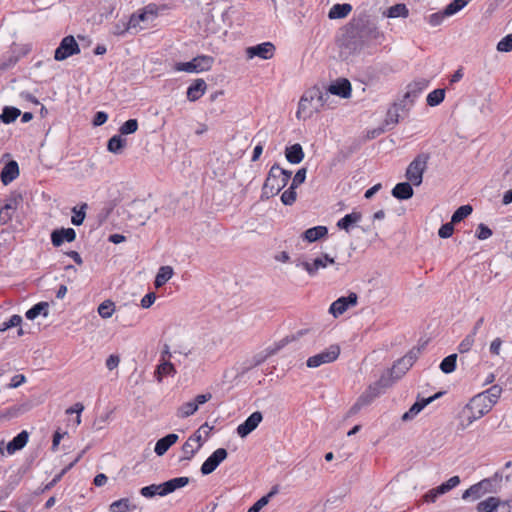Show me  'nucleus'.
<instances>
[{
	"label": "nucleus",
	"instance_id": "obj_1",
	"mask_svg": "<svg viewBox=\"0 0 512 512\" xmlns=\"http://www.w3.org/2000/svg\"><path fill=\"white\" fill-rule=\"evenodd\" d=\"M339 40L342 53L358 54L365 47L380 45L384 34L368 15L353 18L347 23Z\"/></svg>",
	"mask_w": 512,
	"mask_h": 512
},
{
	"label": "nucleus",
	"instance_id": "obj_2",
	"mask_svg": "<svg viewBox=\"0 0 512 512\" xmlns=\"http://www.w3.org/2000/svg\"><path fill=\"white\" fill-rule=\"evenodd\" d=\"M491 405L485 402V396L476 395L464 406L460 413L462 419L457 430H465L474 421L480 419L491 410Z\"/></svg>",
	"mask_w": 512,
	"mask_h": 512
},
{
	"label": "nucleus",
	"instance_id": "obj_3",
	"mask_svg": "<svg viewBox=\"0 0 512 512\" xmlns=\"http://www.w3.org/2000/svg\"><path fill=\"white\" fill-rule=\"evenodd\" d=\"M429 159V153H420L408 165L405 177L413 184V186L421 185L423 181V174L427 169Z\"/></svg>",
	"mask_w": 512,
	"mask_h": 512
},
{
	"label": "nucleus",
	"instance_id": "obj_4",
	"mask_svg": "<svg viewBox=\"0 0 512 512\" xmlns=\"http://www.w3.org/2000/svg\"><path fill=\"white\" fill-rule=\"evenodd\" d=\"M213 63L214 58L212 56L198 55L194 57L191 61L177 63L175 68L177 71L199 73L210 70Z\"/></svg>",
	"mask_w": 512,
	"mask_h": 512
},
{
	"label": "nucleus",
	"instance_id": "obj_5",
	"mask_svg": "<svg viewBox=\"0 0 512 512\" xmlns=\"http://www.w3.org/2000/svg\"><path fill=\"white\" fill-rule=\"evenodd\" d=\"M340 354V347L336 344L330 345L329 348L311 356L307 359L306 365L309 368H317L323 364L334 362Z\"/></svg>",
	"mask_w": 512,
	"mask_h": 512
},
{
	"label": "nucleus",
	"instance_id": "obj_6",
	"mask_svg": "<svg viewBox=\"0 0 512 512\" xmlns=\"http://www.w3.org/2000/svg\"><path fill=\"white\" fill-rule=\"evenodd\" d=\"M80 53V47L74 36L68 35L65 36L59 46L56 48L54 52V59L56 61H63L70 56L76 55Z\"/></svg>",
	"mask_w": 512,
	"mask_h": 512
},
{
	"label": "nucleus",
	"instance_id": "obj_7",
	"mask_svg": "<svg viewBox=\"0 0 512 512\" xmlns=\"http://www.w3.org/2000/svg\"><path fill=\"white\" fill-rule=\"evenodd\" d=\"M228 457L225 448L216 449L201 465L200 472L202 475H209Z\"/></svg>",
	"mask_w": 512,
	"mask_h": 512
},
{
	"label": "nucleus",
	"instance_id": "obj_8",
	"mask_svg": "<svg viewBox=\"0 0 512 512\" xmlns=\"http://www.w3.org/2000/svg\"><path fill=\"white\" fill-rule=\"evenodd\" d=\"M492 481L493 480L491 478H486L470 486L467 490L463 492L462 499L467 500L469 498H472L473 500H477L481 498L484 494L493 492Z\"/></svg>",
	"mask_w": 512,
	"mask_h": 512
},
{
	"label": "nucleus",
	"instance_id": "obj_9",
	"mask_svg": "<svg viewBox=\"0 0 512 512\" xmlns=\"http://www.w3.org/2000/svg\"><path fill=\"white\" fill-rule=\"evenodd\" d=\"M358 301V295L354 292H350L348 296H342L335 300L329 308V312L334 316L338 317L342 315L349 307L355 306Z\"/></svg>",
	"mask_w": 512,
	"mask_h": 512
},
{
	"label": "nucleus",
	"instance_id": "obj_10",
	"mask_svg": "<svg viewBox=\"0 0 512 512\" xmlns=\"http://www.w3.org/2000/svg\"><path fill=\"white\" fill-rule=\"evenodd\" d=\"M202 447V435L200 429L194 432L182 446L184 456L180 461L191 460L196 452Z\"/></svg>",
	"mask_w": 512,
	"mask_h": 512
},
{
	"label": "nucleus",
	"instance_id": "obj_11",
	"mask_svg": "<svg viewBox=\"0 0 512 512\" xmlns=\"http://www.w3.org/2000/svg\"><path fill=\"white\" fill-rule=\"evenodd\" d=\"M321 97H329L327 91L323 93L319 88L313 87L307 90L301 97L298 110L296 113L297 118H301L302 114L305 113V103H313L315 105L317 101L321 100Z\"/></svg>",
	"mask_w": 512,
	"mask_h": 512
},
{
	"label": "nucleus",
	"instance_id": "obj_12",
	"mask_svg": "<svg viewBox=\"0 0 512 512\" xmlns=\"http://www.w3.org/2000/svg\"><path fill=\"white\" fill-rule=\"evenodd\" d=\"M263 415L260 411L253 412L250 416L247 417V419L238 425L236 431L237 434L241 438L247 437L250 433H252L258 425L262 422Z\"/></svg>",
	"mask_w": 512,
	"mask_h": 512
},
{
	"label": "nucleus",
	"instance_id": "obj_13",
	"mask_svg": "<svg viewBox=\"0 0 512 512\" xmlns=\"http://www.w3.org/2000/svg\"><path fill=\"white\" fill-rule=\"evenodd\" d=\"M274 51L275 46L271 42H264L246 49L248 58L259 57L265 60L272 58Z\"/></svg>",
	"mask_w": 512,
	"mask_h": 512
},
{
	"label": "nucleus",
	"instance_id": "obj_14",
	"mask_svg": "<svg viewBox=\"0 0 512 512\" xmlns=\"http://www.w3.org/2000/svg\"><path fill=\"white\" fill-rule=\"evenodd\" d=\"M54 247H60L64 242H73L76 239V232L73 228L54 229L50 235Z\"/></svg>",
	"mask_w": 512,
	"mask_h": 512
},
{
	"label": "nucleus",
	"instance_id": "obj_15",
	"mask_svg": "<svg viewBox=\"0 0 512 512\" xmlns=\"http://www.w3.org/2000/svg\"><path fill=\"white\" fill-rule=\"evenodd\" d=\"M351 83L346 78H339L331 83L327 89V93L339 96L341 98H349L351 96Z\"/></svg>",
	"mask_w": 512,
	"mask_h": 512
},
{
	"label": "nucleus",
	"instance_id": "obj_16",
	"mask_svg": "<svg viewBox=\"0 0 512 512\" xmlns=\"http://www.w3.org/2000/svg\"><path fill=\"white\" fill-rule=\"evenodd\" d=\"M428 84L429 81L426 79H419L410 83L407 86L403 101L413 103L422 91L428 87Z\"/></svg>",
	"mask_w": 512,
	"mask_h": 512
},
{
	"label": "nucleus",
	"instance_id": "obj_17",
	"mask_svg": "<svg viewBox=\"0 0 512 512\" xmlns=\"http://www.w3.org/2000/svg\"><path fill=\"white\" fill-rule=\"evenodd\" d=\"M292 176V172L280 167L278 163H274L266 177V186L268 187L270 180H277L281 178V184L287 185L290 178Z\"/></svg>",
	"mask_w": 512,
	"mask_h": 512
},
{
	"label": "nucleus",
	"instance_id": "obj_18",
	"mask_svg": "<svg viewBox=\"0 0 512 512\" xmlns=\"http://www.w3.org/2000/svg\"><path fill=\"white\" fill-rule=\"evenodd\" d=\"M1 181L8 185L19 176V165L15 160H10L5 164L1 171Z\"/></svg>",
	"mask_w": 512,
	"mask_h": 512
},
{
	"label": "nucleus",
	"instance_id": "obj_19",
	"mask_svg": "<svg viewBox=\"0 0 512 512\" xmlns=\"http://www.w3.org/2000/svg\"><path fill=\"white\" fill-rule=\"evenodd\" d=\"M412 185L410 181L397 183L392 189L391 194L398 200H408L414 194Z\"/></svg>",
	"mask_w": 512,
	"mask_h": 512
},
{
	"label": "nucleus",
	"instance_id": "obj_20",
	"mask_svg": "<svg viewBox=\"0 0 512 512\" xmlns=\"http://www.w3.org/2000/svg\"><path fill=\"white\" fill-rule=\"evenodd\" d=\"M28 439L29 433L26 430L18 433L6 446L8 454H14L15 452L23 449L26 446Z\"/></svg>",
	"mask_w": 512,
	"mask_h": 512
},
{
	"label": "nucleus",
	"instance_id": "obj_21",
	"mask_svg": "<svg viewBox=\"0 0 512 512\" xmlns=\"http://www.w3.org/2000/svg\"><path fill=\"white\" fill-rule=\"evenodd\" d=\"M178 438V435L175 433H170L160 438L155 444L154 452L158 456L164 455L177 442Z\"/></svg>",
	"mask_w": 512,
	"mask_h": 512
},
{
	"label": "nucleus",
	"instance_id": "obj_22",
	"mask_svg": "<svg viewBox=\"0 0 512 512\" xmlns=\"http://www.w3.org/2000/svg\"><path fill=\"white\" fill-rule=\"evenodd\" d=\"M207 88L203 79H196L187 89V98L191 102H195L202 97Z\"/></svg>",
	"mask_w": 512,
	"mask_h": 512
},
{
	"label": "nucleus",
	"instance_id": "obj_23",
	"mask_svg": "<svg viewBox=\"0 0 512 512\" xmlns=\"http://www.w3.org/2000/svg\"><path fill=\"white\" fill-rule=\"evenodd\" d=\"M190 478L186 476L176 477L162 483V492L167 496L173 493L175 490L180 489L188 485Z\"/></svg>",
	"mask_w": 512,
	"mask_h": 512
},
{
	"label": "nucleus",
	"instance_id": "obj_24",
	"mask_svg": "<svg viewBox=\"0 0 512 512\" xmlns=\"http://www.w3.org/2000/svg\"><path fill=\"white\" fill-rule=\"evenodd\" d=\"M328 234V228L326 226H315L312 228H309L305 230L302 233V239L306 240L309 243L316 242L324 237H326Z\"/></svg>",
	"mask_w": 512,
	"mask_h": 512
},
{
	"label": "nucleus",
	"instance_id": "obj_25",
	"mask_svg": "<svg viewBox=\"0 0 512 512\" xmlns=\"http://www.w3.org/2000/svg\"><path fill=\"white\" fill-rule=\"evenodd\" d=\"M285 157L291 164H299L304 159V151L299 143L287 146L285 148Z\"/></svg>",
	"mask_w": 512,
	"mask_h": 512
},
{
	"label": "nucleus",
	"instance_id": "obj_26",
	"mask_svg": "<svg viewBox=\"0 0 512 512\" xmlns=\"http://www.w3.org/2000/svg\"><path fill=\"white\" fill-rule=\"evenodd\" d=\"M286 185L281 184V178L277 180H270L268 187L266 186V180L264 181L261 200H268L269 198L277 195Z\"/></svg>",
	"mask_w": 512,
	"mask_h": 512
},
{
	"label": "nucleus",
	"instance_id": "obj_27",
	"mask_svg": "<svg viewBox=\"0 0 512 512\" xmlns=\"http://www.w3.org/2000/svg\"><path fill=\"white\" fill-rule=\"evenodd\" d=\"M149 16L155 17L156 12L153 9H150V6H147L143 11L139 13H133L128 19V26H131L133 29H136L139 26L140 22L147 21Z\"/></svg>",
	"mask_w": 512,
	"mask_h": 512
},
{
	"label": "nucleus",
	"instance_id": "obj_28",
	"mask_svg": "<svg viewBox=\"0 0 512 512\" xmlns=\"http://www.w3.org/2000/svg\"><path fill=\"white\" fill-rule=\"evenodd\" d=\"M362 218V215L360 212H352L349 214H346L344 217H342L337 222V227L341 230H345L346 232H349L351 227L358 223Z\"/></svg>",
	"mask_w": 512,
	"mask_h": 512
},
{
	"label": "nucleus",
	"instance_id": "obj_29",
	"mask_svg": "<svg viewBox=\"0 0 512 512\" xmlns=\"http://www.w3.org/2000/svg\"><path fill=\"white\" fill-rule=\"evenodd\" d=\"M301 266L310 276H315L320 268H326V262L322 257L315 258L313 262L302 261L296 264Z\"/></svg>",
	"mask_w": 512,
	"mask_h": 512
},
{
	"label": "nucleus",
	"instance_id": "obj_30",
	"mask_svg": "<svg viewBox=\"0 0 512 512\" xmlns=\"http://www.w3.org/2000/svg\"><path fill=\"white\" fill-rule=\"evenodd\" d=\"M127 146V140L122 135H114L107 142V150L113 154H121Z\"/></svg>",
	"mask_w": 512,
	"mask_h": 512
},
{
	"label": "nucleus",
	"instance_id": "obj_31",
	"mask_svg": "<svg viewBox=\"0 0 512 512\" xmlns=\"http://www.w3.org/2000/svg\"><path fill=\"white\" fill-rule=\"evenodd\" d=\"M352 11V6L349 3L335 4L331 7L328 12L330 19H342L345 18Z\"/></svg>",
	"mask_w": 512,
	"mask_h": 512
},
{
	"label": "nucleus",
	"instance_id": "obj_32",
	"mask_svg": "<svg viewBox=\"0 0 512 512\" xmlns=\"http://www.w3.org/2000/svg\"><path fill=\"white\" fill-rule=\"evenodd\" d=\"M500 505V498L490 496L487 499L479 502L476 506L477 512H498Z\"/></svg>",
	"mask_w": 512,
	"mask_h": 512
},
{
	"label": "nucleus",
	"instance_id": "obj_33",
	"mask_svg": "<svg viewBox=\"0 0 512 512\" xmlns=\"http://www.w3.org/2000/svg\"><path fill=\"white\" fill-rule=\"evenodd\" d=\"M48 308L49 305L47 302H38L37 304L33 305L29 310H27L25 316L29 320H34L39 315H43L44 317H46L48 315Z\"/></svg>",
	"mask_w": 512,
	"mask_h": 512
},
{
	"label": "nucleus",
	"instance_id": "obj_34",
	"mask_svg": "<svg viewBox=\"0 0 512 512\" xmlns=\"http://www.w3.org/2000/svg\"><path fill=\"white\" fill-rule=\"evenodd\" d=\"M397 380L392 370L388 369L373 386H377L381 390V393H383L385 389L391 387Z\"/></svg>",
	"mask_w": 512,
	"mask_h": 512
},
{
	"label": "nucleus",
	"instance_id": "obj_35",
	"mask_svg": "<svg viewBox=\"0 0 512 512\" xmlns=\"http://www.w3.org/2000/svg\"><path fill=\"white\" fill-rule=\"evenodd\" d=\"M502 393V387L499 385H493L486 391L479 393L478 395L485 396V402L491 405V408L497 403Z\"/></svg>",
	"mask_w": 512,
	"mask_h": 512
},
{
	"label": "nucleus",
	"instance_id": "obj_36",
	"mask_svg": "<svg viewBox=\"0 0 512 512\" xmlns=\"http://www.w3.org/2000/svg\"><path fill=\"white\" fill-rule=\"evenodd\" d=\"M175 373L176 369L174 365L171 362L164 360L157 366L155 376L157 380L160 382L162 381L163 377L170 375L173 376Z\"/></svg>",
	"mask_w": 512,
	"mask_h": 512
},
{
	"label": "nucleus",
	"instance_id": "obj_37",
	"mask_svg": "<svg viewBox=\"0 0 512 512\" xmlns=\"http://www.w3.org/2000/svg\"><path fill=\"white\" fill-rule=\"evenodd\" d=\"M173 268L171 266H162L158 270V273L155 277L154 285L155 287L159 288L166 284L171 277L173 276Z\"/></svg>",
	"mask_w": 512,
	"mask_h": 512
},
{
	"label": "nucleus",
	"instance_id": "obj_38",
	"mask_svg": "<svg viewBox=\"0 0 512 512\" xmlns=\"http://www.w3.org/2000/svg\"><path fill=\"white\" fill-rule=\"evenodd\" d=\"M399 105L394 103V105L388 109L386 118L384 121V127L387 130H391L396 124L399 122Z\"/></svg>",
	"mask_w": 512,
	"mask_h": 512
},
{
	"label": "nucleus",
	"instance_id": "obj_39",
	"mask_svg": "<svg viewBox=\"0 0 512 512\" xmlns=\"http://www.w3.org/2000/svg\"><path fill=\"white\" fill-rule=\"evenodd\" d=\"M21 115V111L13 106H5L0 114V121L4 124L14 122Z\"/></svg>",
	"mask_w": 512,
	"mask_h": 512
},
{
	"label": "nucleus",
	"instance_id": "obj_40",
	"mask_svg": "<svg viewBox=\"0 0 512 512\" xmlns=\"http://www.w3.org/2000/svg\"><path fill=\"white\" fill-rule=\"evenodd\" d=\"M381 394V390L377 386L370 385L366 391L358 398L363 406L369 405L376 397Z\"/></svg>",
	"mask_w": 512,
	"mask_h": 512
},
{
	"label": "nucleus",
	"instance_id": "obj_41",
	"mask_svg": "<svg viewBox=\"0 0 512 512\" xmlns=\"http://www.w3.org/2000/svg\"><path fill=\"white\" fill-rule=\"evenodd\" d=\"M134 509L136 506L132 505L128 498H121L110 505V512H129Z\"/></svg>",
	"mask_w": 512,
	"mask_h": 512
},
{
	"label": "nucleus",
	"instance_id": "obj_42",
	"mask_svg": "<svg viewBox=\"0 0 512 512\" xmlns=\"http://www.w3.org/2000/svg\"><path fill=\"white\" fill-rule=\"evenodd\" d=\"M473 211V208L470 204L462 205L458 207L454 213L452 214L451 221L454 224H457L468 217Z\"/></svg>",
	"mask_w": 512,
	"mask_h": 512
},
{
	"label": "nucleus",
	"instance_id": "obj_43",
	"mask_svg": "<svg viewBox=\"0 0 512 512\" xmlns=\"http://www.w3.org/2000/svg\"><path fill=\"white\" fill-rule=\"evenodd\" d=\"M411 367L412 365L402 357L393 364L391 370L395 374V378L400 379Z\"/></svg>",
	"mask_w": 512,
	"mask_h": 512
},
{
	"label": "nucleus",
	"instance_id": "obj_44",
	"mask_svg": "<svg viewBox=\"0 0 512 512\" xmlns=\"http://www.w3.org/2000/svg\"><path fill=\"white\" fill-rule=\"evenodd\" d=\"M457 354H450L445 357L440 363V370L445 374H450L456 369Z\"/></svg>",
	"mask_w": 512,
	"mask_h": 512
},
{
	"label": "nucleus",
	"instance_id": "obj_45",
	"mask_svg": "<svg viewBox=\"0 0 512 512\" xmlns=\"http://www.w3.org/2000/svg\"><path fill=\"white\" fill-rule=\"evenodd\" d=\"M162 483L161 484H151L140 489V494L145 498H152L156 495L164 497L165 494L162 492Z\"/></svg>",
	"mask_w": 512,
	"mask_h": 512
},
{
	"label": "nucleus",
	"instance_id": "obj_46",
	"mask_svg": "<svg viewBox=\"0 0 512 512\" xmlns=\"http://www.w3.org/2000/svg\"><path fill=\"white\" fill-rule=\"evenodd\" d=\"M444 98H445V90L441 89V88L435 89L427 95V98H426L427 105H429L431 107L438 106L439 104H441L443 102Z\"/></svg>",
	"mask_w": 512,
	"mask_h": 512
},
{
	"label": "nucleus",
	"instance_id": "obj_47",
	"mask_svg": "<svg viewBox=\"0 0 512 512\" xmlns=\"http://www.w3.org/2000/svg\"><path fill=\"white\" fill-rule=\"evenodd\" d=\"M23 197L22 194L18 191H13L10 193L9 197L4 204L5 210H12L14 212L18 206L22 203Z\"/></svg>",
	"mask_w": 512,
	"mask_h": 512
},
{
	"label": "nucleus",
	"instance_id": "obj_48",
	"mask_svg": "<svg viewBox=\"0 0 512 512\" xmlns=\"http://www.w3.org/2000/svg\"><path fill=\"white\" fill-rule=\"evenodd\" d=\"M408 9L405 4L398 3L390 8H388L387 13L385 14L389 18H397V17H407L408 16Z\"/></svg>",
	"mask_w": 512,
	"mask_h": 512
},
{
	"label": "nucleus",
	"instance_id": "obj_49",
	"mask_svg": "<svg viewBox=\"0 0 512 512\" xmlns=\"http://www.w3.org/2000/svg\"><path fill=\"white\" fill-rule=\"evenodd\" d=\"M197 410H198L197 403H195L194 401H189V402L183 403L178 408L177 416L180 418H187V417L193 415Z\"/></svg>",
	"mask_w": 512,
	"mask_h": 512
},
{
	"label": "nucleus",
	"instance_id": "obj_50",
	"mask_svg": "<svg viewBox=\"0 0 512 512\" xmlns=\"http://www.w3.org/2000/svg\"><path fill=\"white\" fill-rule=\"evenodd\" d=\"M444 394L445 391H439L430 397L421 399L418 398L412 406L414 407L415 410H417L420 413L427 405L432 403L434 400L440 398Z\"/></svg>",
	"mask_w": 512,
	"mask_h": 512
},
{
	"label": "nucleus",
	"instance_id": "obj_51",
	"mask_svg": "<svg viewBox=\"0 0 512 512\" xmlns=\"http://www.w3.org/2000/svg\"><path fill=\"white\" fill-rule=\"evenodd\" d=\"M468 3L469 0H453L444 8V14L453 16L454 14L462 10Z\"/></svg>",
	"mask_w": 512,
	"mask_h": 512
},
{
	"label": "nucleus",
	"instance_id": "obj_52",
	"mask_svg": "<svg viewBox=\"0 0 512 512\" xmlns=\"http://www.w3.org/2000/svg\"><path fill=\"white\" fill-rule=\"evenodd\" d=\"M115 304L111 300H105L98 306L99 315L104 318H110L114 312Z\"/></svg>",
	"mask_w": 512,
	"mask_h": 512
},
{
	"label": "nucleus",
	"instance_id": "obj_53",
	"mask_svg": "<svg viewBox=\"0 0 512 512\" xmlns=\"http://www.w3.org/2000/svg\"><path fill=\"white\" fill-rule=\"evenodd\" d=\"M138 129V121L137 119H129L125 121L119 128V132L121 135H129L133 134Z\"/></svg>",
	"mask_w": 512,
	"mask_h": 512
},
{
	"label": "nucleus",
	"instance_id": "obj_54",
	"mask_svg": "<svg viewBox=\"0 0 512 512\" xmlns=\"http://www.w3.org/2000/svg\"><path fill=\"white\" fill-rule=\"evenodd\" d=\"M296 198V188L290 185V187L282 193L281 202L286 206H290L296 201Z\"/></svg>",
	"mask_w": 512,
	"mask_h": 512
},
{
	"label": "nucleus",
	"instance_id": "obj_55",
	"mask_svg": "<svg viewBox=\"0 0 512 512\" xmlns=\"http://www.w3.org/2000/svg\"><path fill=\"white\" fill-rule=\"evenodd\" d=\"M87 208V204H83L80 210L73 209V215L71 217V223L75 226H79L83 223L85 219V209Z\"/></svg>",
	"mask_w": 512,
	"mask_h": 512
},
{
	"label": "nucleus",
	"instance_id": "obj_56",
	"mask_svg": "<svg viewBox=\"0 0 512 512\" xmlns=\"http://www.w3.org/2000/svg\"><path fill=\"white\" fill-rule=\"evenodd\" d=\"M21 323L22 317L20 315H12L8 321H5L0 325V331H6L10 328L19 326Z\"/></svg>",
	"mask_w": 512,
	"mask_h": 512
},
{
	"label": "nucleus",
	"instance_id": "obj_57",
	"mask_svg": "<svg viewBox=\"0 0 512 512\" xmlns=\"http://www.w3.org/2000/svg\"><path fill=\"white\" fill-rule=\"evenodd\" d=\"M497 50L500 52L512 51V33L503 37L497 44Z\"/></svg>",
	"mask_w": 512,
	"mask_h": 512
},
{
	"label": "nucleus",
	"instance_id": "obj_58",
	"mask_svg": "<svg viewBox=\"0 0 512 512\" xmlns=\"http://www.w3.org/2000/svg\"><path fill=\"white\" fill-rule=\"evenodd\" d=\"M131 29H133L131 26H128V21L120 20L119 22L115 23L113 26V34L117 36H122L126 32H129Z\"/></svg>",
	"mask_w": 512,
	"mask_h": 512
},
{
	"label": "nucleus",
	"instance_id": "obj_59",
	"mask_svg": "<svg viewBox=\"0 0 512 512\" xmlns=\"http://www.w3.org/2000/svg\"><path fill=\"white\" fill-rule=\"evenodd\" d=\"M454 232V223L452 221L443 224L438 230V235L442 239H447L452 236Z\"/></svg>",
	"mask_w": 512,
	"mask_h": 512
},
{
	"label": "nucleus",
	"instance_id": "obj_60",
	"mask_svg": "<svg viewBox=\"0 0 512 512\" xmlns=\"http://www.w3.org/2000/svg\"><path fill=\"white\" fill-rule=\"evenodd\" d=\"M492 234H493L492 230L484 223H480L478 225L477 230H476V237L479 240H486L490 236H492Z\"/></svg>",
	"mask_w": 512,
	"mask_h": 512
},
{
	"label": "nucleus",
	"instance_id": "obj_61",
	"mask_svg": "<svg viewBox=\"0 0 512 512\" xmlns=\"http://www.w3.org/2000/svg\"><path fill=\"white\" fill-rule=\"evenodd\" d=\"M445 17H450V16L448 14H444V9H443L442 11H439V12L429 15L428 23L434 27L438 26L443 22Z\"/></svg>",
	"mask_w": 512,
	"mask_h": 512
},
{
	"label": "nucleus",
	"instance_id": "obj_62",
	"mask_svg": "<svg viewBox=\"0 0 512 512\" xmlns=\"http://www.w3.org/2000/svg\"><path fill=\"white\" fill-rule=\"evenodd\" d=\"M306 173H307L306 168L299 169L293 177L291 186H293L294 188L297 189V187L299 185L303 184L306 180Z\"/></svg>",
	"mask_w": 512,
	"mask_h": 512
},
{
	"label": "nucleus",
	"instance_id": "obj_63",
	"mask_svg": "<svg viewBox=\"0 0 512 512\" xmlns=\"http://www.w3.org/2000/svg\"><path fill=\"white\" fill-rule=\"evenodd\" d=\"M474 337L470 334H468L462 341L461 343L459 344L458 346V351L460 353H465V352H468L471 347L473 346L474 344Z\"/></svg>",
	"mask_w": 512,
	"mask_h": 512
},
{
	"label": "nucleus",
	"instance_id": "obj_64",
	"mask_svg": "<svg viewBox=\"0 0 512 512\" xmlns=\"http://www.w3.org/2000/svg\"><path fill=\"white\" fill-rule=\"evenodd\" d=\"M59 481H61V475H55L51 481H48L47 484L35 490L34 494L40 495L44 492L51 490Z\"/></svg>",
	"mask_w": 512,
	"mask_h": 512
}]
</instances>
